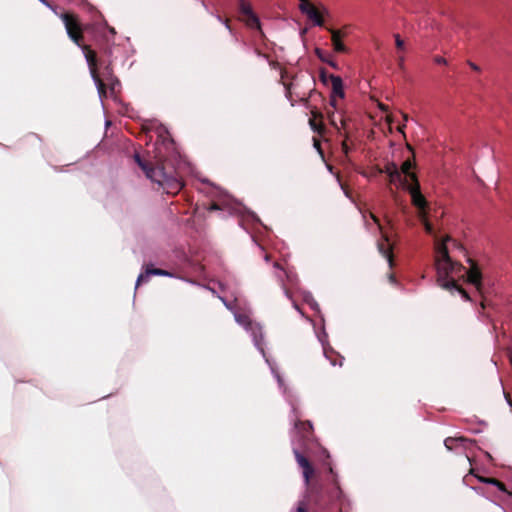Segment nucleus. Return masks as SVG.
I'll return each instance as SVG.
<instances>
[{
  "label": "nucleus",
  "mask_w": 512,
  "mask_h": 512,
  "mask_svg": "<svg viewBox=\"0 0 512 512\" xmlns=\"http://www.w3.org/2000/svg\"><path fill=\"white\" fill-rule=\"evenodd\" d=\"M157 134V157L161 162H165L169 155L174 154L175 144L173 139H171L168 130L164 126L161 125L157 129Z\"/></svg>",
  "instance_id": "obj_6"
},
{
  "label": "nucleus",
  "mask_w": 512,
  "mask_h": 512,
  "mask_svg": "<svg viewBox=\"0 0 512 512\" xmlns=\"http://www.w3.org/2000/svg\"><path fill=\"white\" fill-rule=\"evenodd\" d=\"M332 75H333V74H329V73H327V71H326V70L322 69V70L320 71V75H319V77H320L321 82H322L324 85H328V84L330 83L329 76H332Z\"/></svg>",
  "instance_id": "obj_29"
},
{
  "label": "nucleus",
  "mask_w": 512,
  "mask_h": 512,
  "mask_svg": "<svg viewBox=\"0 0 512 512\" xmlns=\"http://www.w3.org/2000/svg\"><path fill=\"white\" fill-rule=\"evenodd\" d=\"M264 259H265V261H266V262H268V261H269V259H270V258H269V255H265Z\"/></svg>",
  "instance_id": "obj_47"
},
{
  "label": "nucleus",
  "mask_w": 512,
  "mask_h": 512,
  "mask_svg": "<svg viewBox=\"0 0 512 512\" xmlns=\"http://www.w3.org/2000/svg\"><path fill=\"white\" fill-rule=\"evenodd\" d=\"M412 166H413L412 162L410 160H406L403 162V164L399 170L402 172V175H404V177L407 178L408 181L410 179L412 181V183H416V181H418L417 176L415 173H412L410 171Z\"/></svg>",
  "instance_id": "obj_17"
},
{
  "label": "nucleus",
  "mask_w": 512,
  "mask_h": 512,
  "mask_svg": "<svg viewBox=\"0 0 512 512\" xmlns=\"http://www.w3.org/2000/svg\"><path fill=\"white\" fill-rule=\"evenodd\" d=\"M330 84H331V93H330V105L336 109L337 108V101L336 98H344L345 97V91H344V84L343 80L338 75H332L329 76Z\"/></svg>",
  "instance_id": "obj_8"
},
{
  "label": "nucleus",
  "mask_w": 512,
  "mask_h": 512,
  "mask_svg": "<svg viewBox=\"0 0 512 512\" xmlns=\"http://www.w3.org/2000/svg\"><path fill=\"white\" fill-rule=\"evenodd\" d=\"M314 141V147L317 149V151L322 154V151H321V146H320V143L318 140H316L315 138L313 139Z\"/></svg>",
  "instance_id": "obj_38"
},
{
  "label": "nucleus",
  "mask_w": 512,
  "mask_h": 512,
  "mask_svg": "<svg viewBox=\"0 0 512 512\" xmlns=\"http://www.w3.org/2000/svg\"><path fill=\"white\" fill-rule=\"evenodd\" d=\"M247 213L252 220L259 221L258 217L253 212L248 211Z\"/></svg>",
  "instance_id": "obj_40"
},
{
  "label": "nucleus",
  "mask_w": 512,
  "mask_h": 512,
  "mask_svg": "<svg viewBox=\"0 0 512 512\" xmlns=\"http://www.w3.org/2000/svg\"><path fill=\"white\" fill-rule=\"evenodd\" d=\"M487 484L497 487L502 492H507L505 485L497 479L491 478Z\"/></svg>",
  "instance_id": "obj_27"
},
{
  "label": "nucleus",
  "mask_w": 512,
  "mask_h": 512,
  "mask_svg": "<svg viewBox=\"0 0 512 512\" xmlns=\"http://www.w3.org/2000/svg\"><path fill=\"white\" fill-rule=\"evenodd\" d=\"M92 80L97 88L99 99L102 102L103 97L106 95L105 84L98 75H93Z\"/></svg>",
  "instance_id": "obj_22"
},
{
  "label": "nucleus",
  "mask_w": 512,
  "mask_h": 512,
  "mask_svg": "<svg viewBox=\"0 0 512 512\" xmlns=\"http://www.w3.org/2000/svg\"><path fill=\"white\" fill-rule=\"evenodd\" d=\"M215 17H216V19H217L220 23H222V24L225 26V28H226L229 32H232V29H231V26L229 25L228 20L223 19L220 15H215Z\"/></svg>",
  "instance_id": "obj_30"
},
{
  "label": "nucleus",
  "mask_w": 512,
  "mask_h": 512,
  "mask_svg": "<svg viewBox=\"0 0 512 512\" xmlns=\"http://www.w3.org/2000/svg\"><path fill=\"white\" fill-rule=\"evenodd\" d=\"M60 17L65 25L66 32L69 38L82 49L87 65L89 66L91 78L93 77V75H98L96 72L97 59L95 52L92 50H88L87 46H82L79 43L81 39V33L77 21L74 19L72 15L68 13H62Z\"/></svg>",
  "instance_id": "obj_5"
},
{
  "label": "nucleus",
  "mask_w": 512,
  "mask_h": 512,
  "mask_svg": "<svg viewBox=\"0 0 512 512\" xmlns=\"http://www.w3.org/2000/svg\"><path fill=\"white\" fill-rule=\"evenodd\" d=\"M152 275L155 276H166L173 277V274L167 270L159 269V268H147L145 272L140 273L136 280V288L141 284L148 282Z\"/></svg>",
  "instance_id": "obj_10"
},
{
  "label": "nucleus",
  "mask_w": 512,
  "mask_h": 512,
  "mask_svg": "<svg viewBox=\"0 0 512 512\" xmlns=\"http://www.w3.org/2000/svg\"><path fill=\"white\" fill-rule=\"evenodd\" d=\"M451 241L450 237H446L442 242L436 243L437 282L443 289L452 294L459 293L464 300L470 301L469 294L456 283L455 278L466 275L468 282L481 292L482 274L478 266L470 259L468 260L470 263L469 269L452 261L447 248V243Z\"/></svg>",
  "instance_id": "obj_1"
},
{
  "label": "nucleus",
  "mask_w": 512,
  "mask_h": 512,
  "mask_svg": "<svg viewBox=\"0 0 512 512\" xmlns=\"http://www.w3.org/2000/svg\"><path fill=\"white\" fill-rule=\"evenodd\" d=\"M208 289H209L213 294H215V295L217 294V293H216V291H215L214 289H210V288H208Z\"/></svg>",
  "instance_id": "obj_48"
},
{
  "label": "nucleus",
  "mask_w": 512,
  "mask_h": 512,
  "mask_svg": "<svg viewBox=\"0 0 512 512\" xmlns=\"http://www.w3.org/2000/svg\"><path fill=\"white\" fill-rule=\"evenodd\" d=\"M370 217H371V219L373 220V222L377 225V228L379 229V231H381V232H382V226H381V224L379 223L378 218H377L374 214H372V213H370Z\"/></svg>",
  "instance_id": "obj_34"
},
{
  "label": "nucleus",
  "mask_w": 512,
  "mask_h": 512,
  "mask_svg": "<svg viewBox=\"0 0 512 512\" xmlns=\"http://www.w3.org/2000/svg\"><path fill=\"white\" fill-rule=\"evenodd\" d=\"M406 191L411 196V202L413 206L418 210V216H423L425 213H427L428 202L421 192L419 181H416V183H411Z\"/></svg>",
  "instance_id": "obj_7"
},
{
  "label": "nucleus",
  "mask_w": 512,
  "mask_h": 512,
  "mask_svg": "<svg viewBox=\"0 0 512 512\" xmlns=\"http://www.w3.org/2000/svg\"><path fill=\"white\" fill-rule=\"evenodd\" d=\"M217 297L222 301L225 307L233 313L235 321L250 334L254 346L261 353L265 362L269 366L273 377L277 381L278 387L284 388V380L277 369L276 363L267 357L266 352L264 350V335L262 326L259 323L253 322L248 315L238 312L235 309L234 305L231 302H229L225 297L219 295H217Z\"/></svg>",
  "instance_id": "obj_3"
},
{
  "label": "nucleus",
  "mask_w": 512,
  "mask_h": 512,
  "mask_svg": "<svg viewBox=\"0 0 512 512\" xmlns=\"http://www.w3.org/2000/svg\"><path fill=\"white\" fill-rule=\"evenodd\" d=\"M491 478H487V477H478V480L482 483H485L487 484V481H489Z\"/></svg>",
  "instance_id": "obj_42"
},
{
  "label": "nucleus",
  "mask_w": 512,
  "mask_h": 512,
  "mask_svg": "<svg viewBox=\"0 0 512 512\" xmlns=\"http://www.w3.org/2000/svg\"><path fill=\"white\" fill-rule=\"evenodd\" d=\"M237 1H238L239 11L244 17L254 13L252 6L249 2H247L246 0H237Z\"/></svg>",
  "instance_id": "obj_23"
},
{
  "label": "nucleus",
  "mask_w": 512,
  "mask_h": 512,
  "mask_svg": "<svg viewBox=\"0 0 512 512\" xmlns=\"http://www.w3.org/2000/svg\"><path fill=\"white\" fill-rule=\"evenodd\" d=\"M134 160L146 177L156 183L167 194H176L183 188L184 184L180 177L172 171H167L163 165L151 167L141 159L138 153H135Z\"/></svg>",
  "instance_id": "obj_4"
},
{
  "label": "nucleus",
  "mask_w": 512,
  "mask_h": 512,
  "mask_svg": "<svg viewBox=\"0 0 512 512\" xmlns=\"http://www.w3.org/2000/svg\"><path fill=\"white\" fill-rule=\"evenodd\" d=\"M223 209H227L229 214L239 213L242 214L245 209L239 202H232L230 198L223 201ZM209 210H222V207L218 203H213Z\"/></svg>",
  "instance_id": "obj_11"
},
{
  "label": "nucleus",
  "mask_w": 512,
  "mask_h": 512,
  "mask_svg": "<svg viewBox=\"0 0 512 512\" xmlns=\"http://www.w3.org/2000/svg\"><path fill=\"white\" fill-rule=\"evenodd\" d=\"M434 61L437 63V64H441V65H446L447 64V60L442 57V56H436L434 58Z\"/></svg>",
  "instance_id": "obj_33"
},
{
  "label": "nucleus",
  "mask_w": 512,
  "mask_h": 512,
  "mask_svg": "<svg viewBox=\"0 0 512 512\" xmlns=\"http://www.w3.org/2000/svg\"><path fill=\"white\" fill-rule=\"evenodd\" d=\"M331 40L336 52L344 53L347 51L346 46L341 41V35L338 30H331Z\"/></svg>",
  "instance_id": "obj_16"
},
{
  "label": "nucleus",
  "mask_w": 512,
  "mask_h": 512,
  "mask_svg": "<svg viewBox=\"0 0 512 512\" xmlns=\"http://www.w3.org/2000/svg\"><path fill=\"white\" fill-rule=\"evenodd\" d=\"M274 268L277 269L276 277L283 288L284 294L286 295V297L290 298L291 296H290L288 290L284 287V278L283 277L286 276L288 281L291 282L292 275L290 273L284 271L282 268H280L278 263H274Z\"/></svg>",
  "instance_id": "obj_14"
},
{
  "label": "nucleus",
  "mask_w": 512,
  "mask_h": 512,
  "mask_svg": "<svg viewBox=\"0 0 512 512\" xmlns=\"http://www.w3.org/2000/svg\"><path fill=\"white\" fill-rule=\"evenodd\" d=\"M468 65L475 71H479L480 68L478 65H476L475 63L471 62V61H468Z\"/></svg>",
  "instance_id": "obj_39"
},
{
  "label": "nucleus",
  "mask_w": 512,
  "mask_h": 512,
  "mask_svg": "<svg viewBox=\"0 0 512 512\" xmlns=\"http://www.w3.org/2000/svg\"><path fill=\"white\" fill-rule=\"evenodd\" d=\"M389 281L392 283V284H396V279H395V276L393 274H391L389 276Z\"/></svg>",
  "instance_id": "obj_43"
},
{
  "label": "nucleus",
  "mask_w": 512,
  "mask_h": 512,
  "mask_svg": "<svg viewBox=\"0 0 512 512\" xmlns=\"http://www.w3.org/2000/svg\"><path fill=\"white\" fill-rule=\"evenodd\" d=\"M309 123L313 131H320V127L313 120H310Z\"/></svg>",
  "instance_id": "obj_37"
},
{
  "label": "nucleus",
  "mask_w": 512,
  "mask_h": 512,
  "mask_svg": "<svg viewBox=\"0 0 512 512\" xmlns=\"http://www.w3.org/2000/svg\"><path fill=\"white\" fill-rule=\"evenodd\" d=\"M377 248H378L379 253L384 258H386V260H387V262L389 264V267L391 268L393 266V257H392L391 248L386 247L384 242H378L377 243Z\"/></svg>",
  "instance_id": "obj_20"
},
{
  "label": "nucleus",
  "mask_w": 512,
  "mask_h": 512,
  "mask_svg": "<svg viewBox=\"0 0 512 512\" xmlns=\"http://www.w3.org/2000/svg\"><path fill=\"white\" fill-rule=\"evenodd\" d=\"M326 63H327V64H329V65H330L331 67H333V68H336V67H337V64H336L334 61L329 60L328 58H327Z\"/></svg>",
  "instance_id": "obj_41"
},
{
  "label": "nucleus",
  "mask_w": 512,
  "mask_h": 512,
  "mask_svg": "<svg viewBox=\"0 0 512 512\" xmlns=\"http://www.w3.org/2000/svg\"><path fill=\"white\" fill-rule=\"evenodd\" d=\"M245 24L248 28L261 32V22L255 12L245 17Z\"/></svg>",
  "instance_id": "obj_19"
},
{
  "label": "nucleus",
  "mask_w": 512,
  "mask_h": 512,
  "mask_svg": "<svg viewBox=\"0 0 512 512\" xmlns=\"http://www.w3.org/2000/svg\"><path fill=\"white\" fill-rule=\"evenodd\" d=\"M382 239H383L384 242H388L389 241L388 236L386 234H383V233H382Z\"/></svg>",
  "instance_id": "obj_45"
},
{
  "label": "nucleus",
  "mask_w": 512,
  "mask_h": 512,
  "mask_svg": "<svg viewBox=\"0 0 512 512\" xmlns=\"http://www.w3.org/2000/svg\"><path fill=\"white\" fill-rule=\"evenodd\" d=\"M300 11L305 14L315 26H323V19L316 8L308 0H301L299 4Z\"/></svg>",
  "instance_id": "obj_9"
},
{
  "label": "nucleus",
  "mask_w": 512,
  "mask_h": 512,
  "mask_svg": "<svg viewBox=\"0 0 512 512\" xmlns=\"http://www.w3.org/2000/svg\"><path fill=\"white\" fill-rule=\"evenodd\" d=\"M389 193L391 195V197L395 200V202H398V194L395 190H393L392 188L389 189Z\"/></svg>",
  "instance_id": "obj_36"
},
{
  "label": "nucleus",
  "mask_w": 512,
  "mask_h": 512,
  "mask_svg": "<svg viewBox=\"0 0 512 512\" xmlns=\"http://www.w3.org/2000/svg\"><path fill=\"white\" fill-rule=\"evenodd\" d=\"M404 120L407 122L408 121V116L407 115H404Z\"/></svg>",
  "instance_id": "obj_49"
},
{
  "label": "nucleus",
  "mask_w": 512,
  "mask_h": 512,
  "mask_svg": "<svg viewBox=\"0 0 512 512\" xmlns=\"http://www.w3.org/2000/svg\"><path fill=\"white\" fill-rule=\"evenodd\" d=\"M395 44L397 48L402 49L404 47V41L401 39L399 34H395Z\"/></svg>",
  "instance_id": "obj_31"
},
{
  "label": "nucleus",
  "mask_w": 512,
  "mask_h": 512,
  "mask_svg": "<svg viewBox=\"0 0 512 512\" xmlns=\"http://www.w3.org/2000/svg\"><path fill=\"white\" fill-rule=\"evenodd\" d=\"M398 166L397 164H395L394 162H390V163H387L384 167V169H381L380 170V173H385L387 176H389L393 170H398Z\"/></svg>",
  "instance_id": "obj_26"
},
{
  "label": "nucleus",
  "mask_w": 512,
  "mask_h": 512,
  "mask_svg": "<svg viewBox=\"0 0 512 512\" xmlns=\"http://www.w3.org/2000/svg\"><path fill=\"white\" fill-rule=\"evenodd\" d=\"M256 54L259 56V57H263V58H266V55L265 54H262L261 52H259L258 50H255Z\"/></svg>",
  "instance_id": "obj_44"
},
{
  "label": "nucleus",
  "mask_w": 512,
  "mask_h": 512,
  "mask_svg": "<svg viewBox=\"0 0 512 512\" xmlns=\"http://www.w3.org/2000/svg\"><path fill=\"white\" fill-rule=\"evenodd\" d=\"M315 53H316V55L318 56V58L322 62H326L327 61V57L324 55V53H323V51L321 49L316 48Z\"/></svg>",
  "instance_id": "obj_32"
},
{
  "label": "nucleus",
  "mask_w": 512,
  "mask_h": 512,
  "mask_svg": "<svg viewBox=\"0 0 512 512\" xmlns=\"http://www.w3.org/2000/svg\"><path fill=\"white\" fill-rule=\"evenodd\" d=\"M318 340L320 341V343L322 344V348H323V353H324V356L330 360V363L331 365L333 366H336L337 365V362L334 361V360H331L329 355H328V348H327V333L325 332V330L322 331L321 334H318Z\"/></svg>",
  "instance_id": "obj_21"
},
{
  "label": "nucleus",
  "mask_w": 512,
  "mask_h": 512,
  "mask_svg": "<svg viewBox=\"0 0 512 512\" xmlns=\"http://www.w3.org/2000/svg\"><path fill=\"white\" fill-rule=\"evenodd\" d=\"M341 136L344 137V140H343V142L341 144V149H342L343 153L347 156L349 151H350V147L347 144V139L349 138L348 131L342 133Z\"/></svg>",
  "instance_id": "obj_28"
},
{
  "label": "nucleus",
  "mask_w": 512,
  "mask_h": 512,
  "mask_svg": "<svg viewBox=\"0 0 512 512\" xmlns=\"http://www.w3.org/2000/svg\"><path fill=\"white\" fill-rule=\"evenodd\" d=\"M103 76L109 82L111 91L115 92L116 88L120 86V82L117 78L113 76L112 70L109 65L105 67Z\"/></svg>",
  "instance_id": "obj_18"
},
{
  "label": "nucleus",
  "mask_w": 512,
  "mask_h": 512,
  "mask_svg": "<svg viewBox=\"0 0 512 512\" xmlns=\"http://www.w3.org/2000/svg\"><path fill=\"white\" fill-rule=\"evenodd\" d=\"M303 299L310 306L311 309L319 312V310H320L319 305L313 298V295L311 294V292H305L303 294Z\"/></svg>",
  "instance_id": "obj_24"
},
{
  "label": "nucleus",
  "mask_w": 512,
  "mask_h": 512,
  "mask_svg": "<svg viewBox=\"0 0 512 512\" xmlns=\"http://www.w3.org/2000/svg\"><path fill=\"white\" fill-rule=\"evenodd\" d=\"M292 512H307L304 503H300L295 511Z\"/></svg>",
  "instance_id": "obj_35"
},
{
  "label": "nucleus",
  "mask_w": 512,
  "mask_h": 512,
  "mask_svg": "<svg viewBox=\"0 0 512 512\" xmlns=\"http://www.w3.org/2000/svg\"><path fill=\"white\" fill-rule=\"evenodd\" d=\"M418 218L423 224L426 233L433 234V226L427 219V213H425L423 216H418Z\"/></svg>",
  "instance_id": "obj_25"
},
{
  "label": "nucleus",
  "mask_w": 512,
  "mask_h": 512,
  "mask_svg": "<svg viewBox=\"0 0 512 512\" xmlns=\"http://www.w3.org/2000/svg\"><path fill=\"white\" fill-rule=\"evenodd\" d=\"M472 440L463 438V437H448L444 440V445L448 450H452L455 444H459L464 448L467 447V444L472 443Z\"/></svg>",
  "instance_id": "obj_15"
},
{
  "label": "nucleus",
  "mask_w": 512,
  "mask_h": 512,
  "mask_svg": "<svg viewBox=\"0 0 512 512\" xmlns=\"http://www.w3.org/2000/svg\"><path fill=\"white\" fill-rule=\"evenodd\" d=\"M334 110H337V108ZM329 119L330 124L338 131L339 135H342V130H344V132L348 130V118H346L342 113L334 111L329 116Z\"/></svg>",
  "instance_id": "obj_12"
},
{
  "label": "nucleus",
  "mask_w": 512,
  "mask_h": 512,
  "mask_svg": "<svg viewBox=\"0 0 512 512\" xmlns=\"http://www.w3.org/2000/svg\"><path fill=\"white\" fill-rule=\"evenodd\" d=\"M293 307H294L298 312H300V313L302 314V312H301V310H300L299 306H298L295 302H293Z\"/></svg>",
  "instance_id": "obj_46"
},
{
  "label": "nucleus",
  "mask_w": 512,
  "mask_h": 512,
  "mask_svg": "<svg viewBox=\"0 0 512 512\" xmlns=\"http://www.w3.org/2000/svg\"><path fill=\"white\" fill-rule=\"evenodd\" d=\"M282 391L283 396L290 405V421L293 424L291 431V444L292 450L296 459L297 464L302 468V474L304 477L305 484L308 485L310 478L314 472L312 465L309 460L300 452L299 447L303 446L311 435L313 425L310 421H301V414L298 411L299 400L296 395L284 384V388H279Z\"/></svg>",
  "instance_id": "obj_2"
},
{
  "label": "nucleus",
  "mask_w": 512,
  "mask_h": 512,
  "mask_svg": "<svg viewBox=\"0 0 512 512\" xmlns=\"http://www.w3.org/2000/svg\"><path fill=\"white\" fill-rule=\"evenodd\" d=\"M387 177L390 184L400 187L404 190H406L411 185L407 178L402 175V172L399 169L393 170V172Z\"/></svg>",
  "instance_id": "obj_13"
}]
</instances>
